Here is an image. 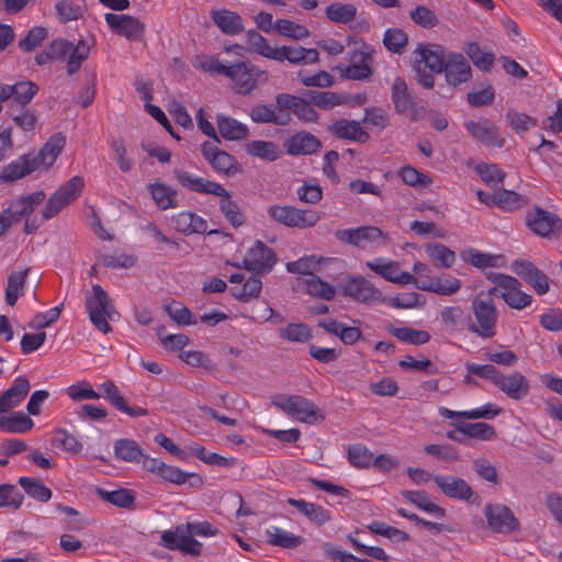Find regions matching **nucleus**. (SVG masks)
I'll use <instances>...</instances> for the list:
<instances>
[{
  "mask_svg": "<svg viewBox=\"0 0 562 562\" xmlns=\"http://www.w3.org/2000/svg\"><path fill=\"white\" fill-rule=\"evenodd\" d=\"M175 177L186 189L203 194H212L221 198L218 206L226 221L235 228L243 226L246 214L240 210L239 204L232 200L231 193L221 184L201 177L191 175L184 170H175Z\"/></svg>",
  "mask_w": 562,
  "mask_h": 562,
  "instance_id": "f257e3e1",
  "label": "nucleus"
},
{
  "mask_svg": "<svg viewBox=\"0 0 562 562\" xmlns=\"http://www.w3.org/2000/svg\"><path fill=\"white\" fill-rule=\"evenodd\" d=\"M205 71L215 72L227 77L233 82V89L237 94L248 95L258 88L260 83L268 80L266 71L248 60H239L225 65L220 60L211 59L202 65Z\"/></svg>",
  "mask_w": 562,
  "mask_h": 562,
  "instance_id": "f03ea898",
  "label": "nucleus"
},
{
  "mask_svg": "<svg viewBox=\"0 0 562 562\" xmlns=\"http://www.w3.org/2000/svg\"><path fill=\"white\" fill-rule=\"evenodd\" d=\"M412 56V66L416 74L417 82L426 89H432L435 86L434 75L442 74L448 52L439 44L419 43Z\"/></svg>",
  "mask_w": 562,
  "mask_h": 562,
  "instance_id": "7ed1b4c3",
  "label": "nucleus"
},
{
  "mask_svg": "<svg viewBox=\"0 0 562 562\" xmlns=\"http://www.w3.org/2000/svg\"><path fill=\"white\" fill-rule=\"evenodd\" d=\"M471 311L475 322L470 316V333L483 339H491L496 335L498 312L494 301L480 292L471 302Z\"/></svg>",
  "mask_w": 562,
  "mask_h": 562,
  "instance_id": "20e7f679",
  "label": "nucleus"
},
{
  "mask_svg": "<svg viewBox=\"0 0 562 562\" xmlns=\"http://www.w3.org/2000/svg\"><path fill=\"white\" fill-rule=\"evenodd\" d=\"M269 218L290 228H311L319 221V214L313 210H302L293 205L272 204L268 206Z\"/></svg>",
  "mask_w": 562,
  "mask_h": 562,
  "instance_id": "39448f33",
  "label": "nucleus"
},
{
  "mask_svg": "<svg viewBox=\"0 0 562 562\" xmlns=\"http://www.w3.org/2000/svg\"><path fill=\"white\" fill-rule=\"evenodd\" d=\"M272 404L288 416L306 424H314L325 416L311 401L301 395H279L272 400Z\"/></svg>",
  "mask_w": 562,
  "mask_h": 562,
  "instance_id": "423d86ee",
  "label": "nucleus"
},
{
  "mask_svg": "<svg viewBox=\"0 0 562 562\" xmlns=\"http://www.w3.org/2000/svg\"><path fill=\"white\" fill-rule=\"evenodd\" d=\"M525 224L530 232L547 239H558L562 235V218L554 212L533 205L526 215Z\"/></svg>",
  "mask_w": 562,
  "mask_h": 562,
  "instance_id": "0eeeda50",
  "label": "nucleus"
},
{
  "mask_svg": "<svg viewBox=\"0 0 562 562\" xmlns=\"http://www.w3.org/2000/svg\"><path fill=\"white\" fill-rule=\"evenodd\" d=\"M85 304L94 327L103 334L112 331L105 317L111 318L113 306L106 291L100 284L92 285V293L86 296Z\"/></svg>",
  "mask_w": 562,
  "mask_h": 562,
  "instance_id": "6e6552de",
  "label": "nucleus"
},
{
  "mask_svg": "<svg viewBox=\"0 0 562 562\" xmlns=\"http://www.w3.org/2000/svg\"><path fill=\"white\" fill-rule=\"evenodd\" d=\"M48 48L54 59H63L68 56L67 74L70 76L80 69L90 53V46L85 41H80L75 46L67 40L58 38L54 40Z\"/></svg>",
  "mask_w": 562,
  "mask_h": 562,
  "instance_id": "1a4fd4ad",
  "label": "nucleus"
},
{
  "mask_svg": "<svg viewBox=\"0 0 562 562\" xmlns=\"http://www.w3.org/2000/svg\"><path fill=\"white\" fill-rule=\"evenodd\" d=\"M340 288L345 296L359 303L385 302L381 291L362 276H347Z\"/></svg>",
  "mask_w": 562,
  "mask_h": 562,
  "instance_id": "9d476101",
  "label": "nucleus"
},
{
  "mask_svg": "<svg viewBox=\"0 0 562 562\" xmlns=\"http://www.w3.org/2000/svg\"><path fill=\"white\" fill-rule=\"evenodd\" d=\"M277 262L274 250L261 240H256L248 249L243 260L241 268L252 271L256 274H268ZM240 268V266H236Z\"/></svg>",
  "mask_w": 562,
  "mask_h": 562,
  "instance_id": "9b49d317",
  "label": "nucleus"
},
{
  "mask_svg": "<svg viewBox=\"0 0 562 562\" xmlns=\"http://www.w3.org/2000/svg\"><path fill=\"white\" fill-rule=\"evenodd\" d=\"M484 516L487 526L497 533H510L520 528V522L512 512V509L504 504L488 503L484 507Z\"/></svg>",
  "mask_w": 562,
  "mask_h": 562,
  "instance_id": "f8f14e48",
  "label": "nucleus"
},
{
  "mask_svg": "<svg viewBox=\"0 0 562 562\" xmlns=\"http://www.w3.org/2000/svg\"><path fill=\"white\" fill-rule=\"evenodd\" d=\"M162 547L169 550H180L184 554L199 557L202 553V543L186 531V529L177 525L173 530H165L161 532L160 542Z\"/></svg>",
  "mask_w": 562,
  "mask_h": 562,
  "instance_id": "ddd939ff",
  "label": "nucleus"
},
{
  "mask_svg": "<svg viewBox=\"0 0 562 562\" xmlns=\"http://www.w3.org/2000/svg\"><path fill=\"white\" fill-rule=\"evenodd\" d=\"M334 235L337 240L358 248H364L368 244L374 243L384 245L386 241L385 234L375 226L337 229Z\"/></svg>",
  "mask_w": 562,
  "mask_h": 562,
  "instance_id": "4468645a",
  "label": "nucleus"
},
{
  "mask_svg": "<svg viewBox=\"0 0 562 562\" xmlns=\"http://www.w3.org/2000/svg\"><path fill=\"white\" fill-rule=\"evenodd\" d=\"M472 67L460 52H448L442 74L449 87L459 88L472 79Z\"/></svg>",
  "mask_w": 562,
  "mask_h": 562,
  "instance_id": "2eb2a0df",
  "label": "nucleus"
},
{
  "mask_svg": "<svg viewBox=\"0 0 562 562\" xmlns=\"http://www.w3.org/2000/svg\"><path fill=\"white\" fill-rule=\"evenodd\" d=\"M104 19L112 32L128 41L138 42L145 34L146 25L135 16L106 13Z\"/></svg>",
  "mask_w": 562,
  "mask_h": 562,
  "instance_id": "dca6fc26",
  "label": "nucleus"
},
{
  "mask_svg": "<svg viewBox=\"0 0 562 562\" xmlns=\"http://www.w3.org/2000/svg\"><path fill=\"white\" fill-rule=\"evenodd\" d=\"M44 191H36L29 195L20 196L10 202L9 206L1 213L10 225H15L22 218L29 217L35 209L45 200Z\"/></svg>",
  "mask_w": 562,
  "mask_h": 562,
  "instance_id": "f3484780",
  "label": "nucleus"
},
{
  "mask_svg": "<svg viewBox=\"0 0 562 562\" xmlns=\"http://www.w3.org/2000/svg\"><path fill=\"white\" fill-rule=\"evenodd\" d=\"M201 153L211 167L226 176H234L241 171L237 159L225 150L220 149L215 144L204 142L201 145Z\"/></svg>",
  "mask_w": 562,
  "mask_h": 562,
  "instance_id": "a211bd4d",
  "label": "nucleus"
},
{
  "mask_svg": "<svg viewBox=\"0 0 562 562\" xmlns=\"http://www.w3.org/2000/svg\"><path fill=\"white\" fill-rule=\"evenodd\" d=\"M464 127L475 140L486 147L502 148L505 144V138L501 135L498 126L487 119L467 121Z\"/></svg>",
  "mask_w": 562,
  "mask_h": 562,
  "instance_id": "6ab92c4d",
  "label": "nucleus"
},
{
  "mask_svg": "<svg viewBox=\"0 0 562 562\" xmlns=\"http://www.w3.org/2000/svg\"><path fill=\"white\" fill-rule=\"evenodd\" d=\"M432 481L439 491L450 499L469 502L474 496L473 488L462 477L454 475L434 474Z\"/></svg>",
  "mask_w": 562,
  "mask_h": 562,
  "instance_id": "aec40b11",
  "label": "nucleus"
},
{
  "mask_svg": "<svg viewBox=\"0 0 562 562\" xmlns=\"http://www.w3.org/2000/svg\"><path fill=\"white\" fill-rule=\"evenodd\" d=\"M276 103L283 111L292 112L303 122L314 123L318 120L317 111L312 106L305 97H297L290 93H279L276 95Z\"/></svg>",
  "mask_w": 562,
  "mask_h": 562,
  "instance_id": "412c9836",
  "label": "nucleus"
},
{
  "mask_svg": "<svg viewBox=\"0 0 562 562\" xmlns=\"http://www.w3.org/2000/svg\"><path fill=\"white\" fill-rule=\"evenodd\" d=\"M512 270L528 283L539 295L549 291V279L531 261L526 259H516L512 262Z\"/></svg>",
  "mask_w": 562,
  "mask_h": 562,
  "instance_id": "4be33fe9",
  "label": "nucleus"
},
{
  "mask_svg": "<svg viewBox=\"0 0 562 562\" xmlns=\"http://www.w3.org/2000/svg\"><path fill=\"white\" fill-rule=\"evenodd\" d=\"M350 65L340 68V76L351 80H366L372 75L370 52L353 48L348 52Z\"/></svg>",
  "mask_w": 562,
  "mask_h": 562,
  "instance_id": "5701e85b",
  "label": "nucleus"
},
{
  "mask_svg": "<svg viewBox=\"0 0 562 562\" xmlns=\"http://www.w3.org/2000/svg\"><path fill=\"white\" fill-rule=\"evenodd\" d=\"M0 89L4 91L10 108H16V110H24L38 92L37 85L30 80L18 81L13 85L0 83Z\"/></svg>",
  "mask_w": 562,
  "mask_h": 562,
  "instance_id": "b1692460",
  "label": "nucleus"
},
{
  "mask_svg": "<svg viewBox=\"0 0 562 562\" xmlns=\"http://www.w3.org/2000/svg\"><path fill=\"white\" fill-rule=\"evenodd\" d=\"M494 385L514 401L525 398L530 392L528 379L519 371H514L510 374H503L499 371Z\"/></svg>",
  "mask_w": 562,
  "mask_h": 562,
  "instance_id": "393cba45",
  "label": "nucleus"
},
{
  "mask_svg": "<svg viewBox=\"0 0 562 562\" xmlns=\"http://www.w3.org/2000/svg\"><path fill=\"white\" fill-rule=\"evenodd\" d=\"M249 116L257 124H274L286 126L292 121L290 112L283 111L277 104H256L250 109Z\"/></svg>",
  "mask_w": 562,
  "mask_h": 562,
  "instance_id": "a878e982",
  "label": "nucleus"
},
{
  "mask_svg": "<svg viewBox=\"0 0 562 562\" xmlns=\"http://www.w3.org/2000/svg\"><path fill=\"white\" fill-rule=\"evenodd\" d=\"M328 132L336 138L352 140L359 144H366L370 140V134L361 126L358 121L340 119L328 125Z\"/></svg>",
  "mask_w": 562,
  "mask_h": 562,
  "instance_id": "bb28decb",
  "label": "nucleus"
},
{
  "mask_svg": "<svg viewBox=\"0 0 562 562\" xmlns=\"http://www.w3.org/2000/svg\"><path fill=\"white\" fill-rule=\"evenodd\" d=\"M285 150L291 156L313 155L319 151L321 140L313 134L301 131L284 142Z\"/></svg>",
  "mask_w": 562,
  "mask_h": 562,
  "instance_id": "cd10ccee",
  "label": "nucleus"
},
{
  "mask_svg": "<svg viewBox=\"0 0 562 562\" xmlns=\"http://www.w3.org/2000/svg\"><path fill=\"white\" fill-rule=\"evenodd\" d=\"M35 170H37V167L35 160L32 159V153L23 154L18 159L2 168L0 172V182H15Z\"/></svg>",
  "mask_w": 562,
  "mask_h": 562,
  "instance_id": "c85d7f7f",
  "label": "nucleus"
},
{
  "mask_svg": "<svg viewBox=\"0 0 562 562\" xmlns=\"http://www.w3.org/2000/svg\"><path fill=\"white\" fill-rule=\"evenodd\" d=\"M30 381L20 375L14 379L12 385L0 395V414L8 413L19 406L30 392Z\"/></svg>",
  "mask_w": 562,
  "mask_h": 562,
  "instance_id": "c756f323",
  "label": "nucleus"
},
{
  "mask_svg": "<svg viewBox=\"0 0 562 562\" xmlns=\"http://www.w3.org/2000/svg\"><path fill=\"white\" fill-rule=\"evenodd\" d=\"M65 145L66 137L63 133H56L50 136L37 154H32V159L35 160L37 169L41 167L45 169L52 167Z\"/></svg>",
  "mask_w": 562,
  "mask_h": 562,
  "instance_id": "7c9ffc66",
  "label": "nucleus"
},
{
  "mask_svg": "<svg viewBox=\"0 0 562 562\" xmlns=\"http://www.w3.org/2000/svg\"><path fill=\"white\" fill-rule=\"evenodd\" d=\"M211 18L214 24L222 33L233 36L244 31L241 16L228 9H216L211 11Z\"/></svg>",
  "mask_w": 562,
  "mask_h": 562,
  "instance_id": "2f4dec72",
  "label": "nucleus"
},
{
  "mask_svg": "<svg viewBox=\"0 0 562 562\" xmlns=\"http://www.w3.org/2000/svg\"><path fill=\"white\" fill-rule=\"evenodd\" d=\"M440 319L449 331H470V315L459 305L443 307L440 312Z\"/></svg>",
  "mask_w": 562,
  "mask_h": 562,
  "instance_id": "473e14b6",
  "label": "nucleus"
},
{
  "mask_svg": "<svg viewBox=\"0 0 562 562\" xmlns=\"http://www.w3.org/2000/svg\"><path fill=\"white\" fill-rule=\"evenodd\" d=\"M317 325L337 336L345 345H353L362 338V333L358 327L348 326L334 318L322 319Z\"/></svg>",
  "mask_w": 562,
  "mask_h": 562,
  "instance_id": "72a5a7b5",
  "label": "nucleus"
},
{
  "mask_svg": "<svg viewBox=\"0 0 562 562\" xmlns=\"http://www.w3.org/2000/svg\"><path fill=\"white\" fill-rule=\"evenodd\" d=\"M147 189L158 209L166 211L168 209H175L179 205L177 201L178 192L173 188L162 182H154L149 183Z\"/></svg>",
  "mask_w": 562,
  "mask_h": 562,
  "instance_id": "f704fd0d",
  "label": "nucleus"
},
{
  "mask_svg": "<svg viewBox=\"0 0 562 562\" xmlns=\"http://www.w3.org/2000/svg\"><path fill=\"white\" fill-rule=\"evenodd\" d=\"M158 476L176 485H182L188 482L191 487H198L203 484L201 475L196 473L184 472L181 469L168 465L165 462L162 467H160Z\"/></svg>",
  "mask_w": 562,
  "mask_h": 562,
  "instance_id": "c9c22d12",
  "label": "nucleus"
},
{
  "mask_svg": "<svg viewBox=\"0 0 562 562\" xmlns=\"http://www.w3.org/2000/svg\"><path fill=\"white\" fill-rule=\"evenodd\" d=\"M217 130L224 139L241 140L249 135L248 127L236 119L225 115H217Z\"/></svg>",
  "mask_w": 562,
  "mask_h": 562,
  "instance_id": "e433bc0d",
  "label": "nucleus"
},
{
  "mask_svg": "<svg viewBox=\"0 0 562 562\" xmlns=\"http://www.w3.org/2000/svg\"><path fill=\"white\" fill-rule=\"evenodd\" d=\"M462 49L477 69L483 72L492 70L495 63L494 53L484 52L477 42L465 43Z\"/></svg>",
  "mask_w": 562,
  "mask_h": 562,
  "instance_id": "4c0bfd02",
  "label": "nucleus"
},
{
  "mask_svg": "<svg viewBox=\"0 0 562 562\" xmlns=\"http://www.w3.org/2000/svg\"><path fill=\"white\" fill-rule=\"evenodd\" d=\"M402 496L409 503L414 504L419 509L435 514L439 517L446 516V509L431 502L429 494L424 491H408L404 490L401 492Z\"/></svg>",
  "mask_w": 562,
  "mask_h": 562,
  "instance_id": "58836bf2",
  "label": "nucleus"
},
{
  "mask_svg": "<svg viewBox=\"0 0 562 562\" xmlns=\"http://www.w3.org/2000/svg\"><path fill=\"white\" fill-rule=\"evenodd\" d=\"M95 494L104 502L110 503L119 508L130 509L135 503V495L132 491L126 488H119L115 491H106L102 487H97Z\"/></svg>",
  "mask_w": 562,
  "mask_h": 562,
  "instance_id": "ea45409f",
  "label": "nucleus"
},
{
  "mask_svg": "<svg viewBox=\"0 0 562 562\" xmlns=\"http://www.w3.org/2000/svg\"><path fill=\"white\" fill-rule=\"evenodd\" d=\"M392 101L395 111L400 114H405L412 110L414 101L408 92L405 80L396 77L392 85Z\"/></svg>",
  "mask_w": 562,
  "mask_h": 562,
  "instance_id": "a19ab883",
  "label": "nucleus"
},
{
  "mask_svg": "<svg viewBox=\"0 0 562 562\" xmlns=\"http://www.w3.org/2000/svg\"><path fill=\"white\" fill-rule=\"evenodd\" d=\"M29 272L30 269L26 268L21 271H12L9 274L5 289V302L8 305L14 306L18 299L24 294V285Z\"/></svg>",
  "mask_w": 562,
  "mask_h": 562,
  "instance_id": "79ce46f5",
  "label": "nucleus"
},
{
  "mask_svg": "<svg viewBox=\"0 0 562 562\" xmlns=\"http://www.w3.org/2000/svg\"><path fill=\"white\" fill-rule=\"evenodd\" d=\"M452 426L456 430L470 438L491 440L496 436V431L493 426L481 422L473 424L453 422Z\"/></svg>",
  "mask_w": 562,
  "mask_h": 562,
  "instance_id": "37998d69",
  "label": "nucleus"
},
{
  "mask_svg": "<svg viewBox=\"0 0 562 562\" xmlns=\"http://www.w3.org/2000/svg\"><path fill=\"white\" fill-rule=\"evenodd\" d=\"M34 422L23 412H18L11 416H0V429L11 434H23L31 430Z\"/></svg>",
  "mask_w": 562,
  "mask_h": 562,
  "instance_id": "c03bdc74",
  "label": "nucleus"
},
{
  "mask_svg": "<svg viewBox=\"0 0 562 562\" xmlns=\"http://www.w3.org/2000/svg\"><path fill=\"white\" fill-rule=\"evenodd\" d=\"M23 491L33 499L46 503L52 498V491L36 477L21 476L18 481Z\"/></svg>",
  "mask_w": 562,
  "mask_h": 562,
  "instance_id": "a18cd8bd",
  "label": "nucleus"
},
{
  "mask_svg": "<svg viewBox=\"0 0 562 562\" xmlns=\"http://www.w3.org/2000/svg\"><path fill=\"white\" fill-rule=\"evenodd\" d=\"M326 18L334 23L348 24L357 16V8L351 3L334 2L325 9Z\"/></svg>",
  "mask_w": 562,
  "mask_h": 562,
  "instance_id": "49530a36",
  "label": "nucleus"
},
{
  "mask_svg": "<svg viewBox=\"0 0 562 562\" xmlns=\"http://www.w3.org/2000/svg\"><path fill=\"white\" fill-rule=\"evenodd\" d=\"M114 456L125 462H139L143 458V449L133 439H117L114 442Z\"/></svg>",
  "mask_w": 562,
  "mask_h": 562,
  "instance_id": "de8ad7c7",
  "label": "nucleus"
},
{
  "mask_svg": "<svg viewBox=\"0 0 562 562\" xmlns=\"http://www.w3.org/2000/svg\"><path fill=\"white\" fill-rule=\"evenodd\" d=\"M496 206L503 211L512 212L527 205L529 200L515 191L498 189L495 191Z\"/></svg>",
  "mask_w": 562,
  "mask_h": 562,
  "instance_id": "09e8293b",
  "label": "nucleus"
},
{
  "mask_svg": "<svg viewBox=\"0 0 562 562\" xmlns=\"http://www.w3.org/2000/svg\"><path fill=\"white\" fill-rule=\"evenodd\" d=\"M267 538L270 544L286 549H295L304 542L302 537L284 531L276 526L267 530Z\"/></svg>",
  "mask_w": 562,
  "mask_h": 562,
  "instance_id": "8fccbe9b",
  "label": "nucleus"
},
{
  "mask_svg": "<svg viewBox=\"0 0 562 562\" xmlns=\"http://www.w3.org/2000/svg\"><path fill=\"white\" fill-rule=\"evenodd\" d=\"M387 331L403 342L415 346H422L430 340V335L426 330H417L411 327H394L390 325Z\"/></svg>",
  "mask_w": 562,
  "mask_h": 562,
  "instance_id": "3c124183",
  "label": "nucleus"
},
{
  "mask_svg": "<svg viewBox=\"0 0 562 562\" xmlns=\"http://www.w3.org/2000/svg\"><path fill=\"white\" fill-rule=\"evenodd\" d=\"M514 282L515 284L508 286L505 293L502 294V299L509 307L522 310L531 304L532 296L521 290V283L518 279H515Z\"/></svg>",
  "mask_w": 562,
  "mask_h": 562,
  "instance_id": "603ef678",
  "label": "nucleus"
},
{
  "mask_svg": "<svg viewBox=\"0 0 562 562\" xmlns=\"http://www.w3.org/2000/svg\"><path fill=\"white\" fill-rule=\"evenodd\" d=\"M304 97L311 104L321 109H330L347 102L344 95L331 91L308 90Z\"/></svg>",
  "mask_w": 562,
  "mask_h": 562,
  "instance_id": "864d4df0",
  "label": "nucleus"
},
{
  "mask_svg": "<svg viewBox=\"0 0 562 562\" xmlns=\"http://www.w3.org/2000/svg\"><path fill=\"white\" fill-rule=\"evenodd\" d=\"M246 151L250 156L268 161H274L280 157L278 145L270 140H251L246 145Z\"/></svg>",
  "mask_w": 562,
  "mask_h": 562,
  "instance_id": "5fc2aeb1",
  "label": "nucleus"
},
{
  "mask_svg": "<svg viewBox=\"0 0 562 562\" xmlns=\"http://www.w3.org/2000/svg\"><path fill=\"white\" fill-rule=\"evenodd\" d=\"M427 256L442 268H450L456 262V254L449 247L440 243L426 246Z\"/></svg>",
  "mask_w": 562,
  "mask_h": 562,
  "instance_id": "6e6d98bb",
  "label": "nucleus"
},
{
  "mask_svg": "<svg viewBox=\"0 0 562 562\" xmlns=\"http://www.w3.org/2000/svg\"><path fill=\"white\" fill-rule=\"evenodd\" d=\"M262 281L258 276L249 277L240 288H232V295L240 302H249L260 295Z\"/></svg>",
  "mask_w": 562,
  "mask_h": 562,
  "instance_id": "4d7b16f0",
  "label": "nucleus"
},
{
  "mask_svg": "<svg viewBox=\"0 0 562 562\" xmlns=\"http://www.w3.org/2000/svg\"><path fill=\"white\" fill-rule=\"evenodd\" d=\"M305 289L308 294L327 301L334 299L336 293L335 286L323 281L316 274H311V277L305 280Z\"/></svg>",
  "mask_w": 562,
  "mask_h": 562,
  "instance_id": "13d9d810",
  "label": "nucleus"
},
{
  "mask_svg": "<svg viewBox=\"0 0 562 562\" xmlns=\"http://www.w3.org/2000/svg\"><path fill=\"white\" fill-rule=\"evenodd\" d=\"M278 331L282 338L293 342H307L312 338V330L304 323H291Z\"/></svg>",
  "mask_w": 562,
  "mask_h": 562,
  "instance_id": "bf43d9fd",
  "label": "nucleus"
},
{
  "mask_svg": "<svg viewBox=\"0 0 562 562\" xmlns=\"http://www.w3.org/2000/svg\"><path fill=\"white\" fill-rule=\"evenodd\" d=\"M348 461L355 468L367 469L373 461V454L363 443L351 445L348 448Z\"/></svg>",
  "mask_w": 562,
  "mask_h": 562,
  "instance_id": "052dcab7",
  "label": "nucleus"
},
{
  "mask_svg": "<svg viewBox=\"0 0 562 562\" xmlns=\"http://www.w3.org/2000/svg\"><path fill=\"white\" fill-rule=\"evenodd\" d=\"M83 187V178L80 176H74L66 183L60 186L55 193H57V195L69 205L80 196Z\"/></svg>",
  "mask_w": 562,
  "mask_h": 562,
  "instance_id": "680f3d73",
  "label": "nucleus"
},
{
  "mask_svg": "<svg viewBox=\"0 0 562 562\" xmlns=\"http://www.w3.org/2000/svg\"><path fill=\"white\" fill-rule=\"evenodd\" d=\"M407 43L408 36L402 29L393 27L384 33L383 44L389 52L401 54Z\"/></svg>",
  "mask_w": 562,
  "mask_h": 562,
  "instance_id": "e2e57ef3",
  "label": "nucleus"
},
{
  "mask_svg": "<svg viewBox=\"0 0 562 562\" xmlns=\"http://www.w3.org/2000/svg\"><path fill=\"white\" fill-rule=\"evenodd\" d=\"M54 443L70 454H78L82 450V443L72 434L61 428L55 430Z\"/></svg>",
  "mask_w": 562,
  "mask_h": 562,
  "instance_id": "0e129e2a",
  "label": "nucleus"
},
{
  "mask_svg": "<svg viewBox=\"0 0 562 562\" xmlns=\"http://www.w3.org/2000/svg\"><path fill=\"white\" fill-rule=\"evenodd\" d=\"M462 259L471 266L485 269L496 266V256L482 252L474 248H469L461 254Z\"/></svg>",
  "mask_w": 562,
  "mask_h": 562,
  "instance_id": "69168bd1",
  "label": "nucleus"
},
{
  "mask_svg": "<svg viewBox=\"0 0 562 562\" xmlns=\"http://www.w3.org/2000/svg\"><path fill=\"white\" fill-rule=\"evenodd\" d=\"M274 29L282 35L293 40H303L310 35L308 30L301 24L286 19H278L274 23Z\"/></svg>",
  "mask_w": 562,
  "mask_h": 562,
  "instance_id": "338daca9",
  "label": "nucleus"
},
{
  "mask_svg": "<svg viewBox=\"0 0 562 562\" xmlns=\"http://www.w3.org/2000/svg\"><path fill=\"white\" fill-rule=\"evenodd\" d=\"M169 317L180 326L196 324L193 313L179 302H172L166 306Z\"/></svg>",
  "mask_w": 562,
  "mask_h": 562,
  "instance_id": "774afa93",
  "label": "nucleus"
}]
</instances>
